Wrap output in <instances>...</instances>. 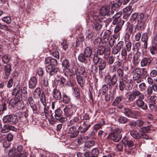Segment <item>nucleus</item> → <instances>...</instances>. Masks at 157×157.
<instances>
[{
    "mask_svg": "<svg viewBox=\"0 0 157 157\" xmlns=\"http://www.w3.org/2000/svg\"><path fill=\"white\" fill-rule=\"evenodd\" d=\"M148 17L149 16L147 14L143 13H135L133 14L131 17L132 19L133 20L136 19L137 21L136 29L138 30L144 29Z\"/></svg>",
    "mask_w": 157,
    "mask_h": 157,
    "instance_id": "obj_1",
    "label": "nucleus"
},
{
    "mask_svg": "<svg viewBox=\"0 0 157 157\" xmlns=\"http://www.w3.org/2000/svg\"><path fill=\"white\" fill-rule=\"evenodd\" d=\"M124 22V21L121 18L113 19L112 23L113 25H117L114 30V34L113 36L115 39H117L119 35L118 32L121 30L122 25Z\"/></svg>",
    "mask_w": 157,
    "mask_h": 157,
    "instance_id": "obj_2",
    "label": "nucleus"
},
{
    "mask_svg": "<svg viewBox=\"0 0 157 157\" xmlns=\"http://www.w3.org/2000/svg\"><path fill=\"white\" fill-rule=\"evenodd\" d=\"M142 69L137 68L134 69L131 72L133 81L137 84L140 83L142 81L141 77Z\"/></svg>",
    "mask_w": 157,
    "mask_h": 157,
    "instance_id": "obj_3",
    "label": "nucleus"
},
{
    "mask_svg": "<svg viewBox=\"0 0 157 157\" xmlns=\"http://www.w3.org/2000/svg\"><path fill=\"white\" fill-rule=\"evenodd\" d=\"M56 82L57 86H58L59 87H62V85L70 86L72 85L71 79L67 77L65 78L62 77L59 79L56 80Z\"/></svg>",
    "mask_w": 157,
    "mask_h": 157,
    "instance_id": "obj_4",
    "label": "nucleus"
},
{
    "mask_svg": "<svg viewBox=\"0 0 157 157\" xmlns=\"http://www.w3.org/2000/svg\"><path fill=\"white\" fill-rule=\"evenodd\" d=\"M100 13L103 16H113L114 14V12L110 10V6L108 5H105L102 6L100 10Z\"/></svg>",
    "mask_w": 157,
    "mask_h": 157,
    "instance_id": "obj_5",
    "label": "nucleus"
},
{
    "mask_svg": "<svg viewBox=\"0 0 157 157\" xmlns=\"http://www.w3.org/2000/svg\"><path fill=\"white\" fill-rule=\"evenodd\" d=\"M3 121L5 123H9L12 124H15L17 122V116L13 114L6 115L3 117Z\"/></svg>",
    "mask_w": 157,
    "mask_h": 157,
    "instance_id": "obj_6",
    "label": "nucleus"
},
{
    "mask_svg": "<svg viewBox=\"0 0 157 157\" xmlns=\"http://www.w3.org/2000/svg\"><path fill=\"white\" fill-rule=\"evenodd\" d=\"M144 98V95L142 94L136 100L135 103L136 106L142 109L145 110L147 109V106L146 103H145L143 99Z\"/></svg>",
    "mask_w": 157,
    "mask_h": 157,
    "instance_id": "obj_7",
    "label": "nucleus"
},
{
    "mask_svg": "<svg viewBox=\"0 0 157 157\" xmlns=\"http://www.w3.org/2000/svg\"><path fill=\"white\" fill-rule=\"evenodd\" d=\"M92 16L93 20L94 21V22L95 29L97 31H99L103 25L102 21L100 20L96 14H94Z\"/></svg>",
    "mask_w": 157,
    "mask_h": 157,
    "instance_id": "obj_8",
    "label": "nucleus"
},
{
    "mask_svg": "<svg viewBox=\"0 0 157 157\" xmlns=\"http://www.w3.org/2000/svg\"><path fill=\"white\" fill-rule=\"evenodd\" d=\"M64 111L67 115V118L69 119H70L72 115L75 113V110L74 107L72 105H67L64 109Z\"/></svg>",
    "mask_w": 157,
    "mask_h": 157,
    "instance_id": "obj_9",
    "label": "nucleus"
},
{
    "mask_svg": "<svg viewBox=\"0 0 157 157\" xmlns=\"http://www.w3.org/2000/svg\"><path fill=\"white\" fill-rule=\"evenodd\" d=\"M117 77L116 74L113 75L112 77L109 75L106 76L105 81L109 85H114L117 83Z\"/></svg>",
    "mask_w": 157,
    "mask_h": 157,
    "instance_id": "obj_10",
    "label": "nucleus"
},
{
    "mask_svg": "<svg viewBox=\"0 0 157 157\" xmlns=\"http://www.w3.org/2000/svg\"><path fill=\"white\" fill-rule=\"evenodd\" d=\"M46 70V71L49 73V75L52 76L57 74L59 72L58 68L55 67L51 65H45Z\"/></svg>",
    "mask_w": 157,
    "mask_h": 157,
    "instance_id": "obj_11",
    "label": "nucleus"
},
{
    "mask_svg": "<svg viewBox=\"0 0 157 157\" xmlns=\"http://www.w3.org/2000/svg\"><path fill=\"white\" fill-rule=\"evenodd\" d=\"M62 111L60 109H57L55 111V117L56 120L62 122L67 120V119L62 117Z\"/></svg>",
    "mask_w": 157,
    "mask_h": 157,
    "instance_id": "obj_12",
    "label": "nucleus"
},
{
    "mask_svg": "<svg viewBox=\"0 0 157 157\" xmlns=\"http://www.w3.org/2000/svg\"><path fill=\"white\" fill-rule=\"evenodd\" d=\"M142 94L139 90H136L133 91L129 95L128 97V100L130 102L133 101L136 98L139 97Z\"/></svg>",
    "mask_w": 157,
    "mask_h": 157,
    "instance_id": "obj_13",
    "label": "nucleus"
},
{
    "mask_svg": "<svg viewBox=\"0 0 157 157\" xmlns=\"http://www.w3.org/2000/svg\"><path fill=\"white\" fill-rule=\"evenodd\" d=\"M121 5L120 0H113L110 2L109 5L111 7V11L117 10Z\"/></svg>",
    "mask_w": 157,
    "mask_h": 157,
    "instance_id": "obj_14",
    "label": "nucleus"
},
{
    "mask_svg": "<svg viewBox=\"0 0 157 157\" xmlns=\"http://www.w3.org/2000/svg\"><path fill=\"white\" fill-rule=\"evenodd\" d=\"M98 64L99 74L100 76H102L103 75L102 71L105 67L106 66V62L103 59H100L99 62Z\"/></svg>",
    "mask_w": 157,
    "mask_h": 157,
    "instance_id": "obj_15",
    "label": "nucleus"
},
{
    "mask_svg": "<svg viewBox=\"0 0 157 157\" xmlns=\"http://www.w3.org/2000/svg\"><path fill=\"white\" fill-rule=\"evenodd\" d=\"M133 9L131 6H128L124 8L123 10V17L124 19H126L131 14Z\"/></svg>",
    "mask_w": 157,
    "mask_h": 157,
    "instance_id": "obj_16",
    "label": "nucleus"
},
{
    "mask_svg": "<svg viewBox=\"0 0 157 157\" xmlns=\"http://www.w3.org/2000/svg\"><path fill=\"white\" fill-rule=\"evenodd\" d=\"M45 65H51L55 67L57 64V60L48 57L45 59Z\"/></svg>",
    "mask_w": 157,
    "mask_h": 157,
    "instance_id": "obj_17",
    "label": "nucleus"
},
{
    "mask_svg": "<svg viewBox=\"0 0 157 157\" xmlns=\"http://www.w3.org/2000/svg\"><path fill=\"white\" fill-rule=\"evenodd\" d=\"M68 133L70 134V137L71 138L75 137L78 134V132L76 130V128L75 126H71L68 131Z\"/></svg>",
    "mask_w": 157,
    "mask_h": 157,
    "instance_id": "obj_18",
    "label": "nucleus"
},
{
    "mask_svg": "<svg viewBox=\"0 0 157 157\" xmlns=\"http://www.w3.org/2000/svg\"><path fill=\"white\" fill-rule=\"evenodd\" d=\"M4 78H7L10 75L11 69V66L10 64H7L4 66Z\"/></svg>",
    "mask_w": 157,
    "mask_h": 157,
    "instance_id": "obj_19",
    "label": "nucleus"
},
{
    "mask_svg": "<svg viewBox=\"0 0 157 157\" xmlns=\"http://www.w3.org/2000/svg\"><path fill=\"white\" fill-rule=\"evenodd\" d=\"M17 153L19 154L21 157H27L28 155L27 151L24 150L23 147L22 146H19L17 148Z\"/></svg>",
    "mask_w": 157,
    "mask_h": 157,
    "instance_id": "obj_20",
    "label": "nucleus"
},
{
    "mask_svg": "<svg viewBox=\"0 0 157 157\" xmlns=\"http://www.w3.org/2000/svg\"><path fill=\"white\" fill-rule=\"evenodd\" d=\"M37 80L35 76L31 77L30 79L29 82V87L31 89L35 88L36 86Z\"/></svg>",
    "mask_w": 157,
    "mask_h": 157,
    "instance_id": "obj_21",
    "label": "nucleus"
},
{
    "mask_svg": "<svg viewBox=\"0 0 157 157\" xmlns=\"http://www.w3.org/2000/svg\"><path fill=\"white\" fill-rule=\"evenodd\" d=\"M151 62V59L149 58H144L141 60L140 64L142 67L149 66Z\"/></svg>",
    "mask_w": 157,
    "mask_h": 157,
    "instance_id": "obj_22",
    "label": "nucleus"
},
{
    "mask_svg": "<svg viewBox=\"0 0 157 157\" xmlns=\"http://www.w3.org/2000/svg\"><path fill=\"white\" fill-rule=\"evenodd\" d=\"M121 142L123 143L124 147H131L134 145V142L133 141L128 140L126 138H124L122 140Z\"/></svg>",
    "mask_w": 157,
    "mask_h": 157,
    "instance_id": "obj_23",
    "label": "nucleus"
},
{
    "mask_svg": "<svg viewBox=\"0 0 157 157\" xmlns=\"http://www.w3.org/2000/svg\"><path fill=\"white\" fill-rule=\"evenodd\" d=\"M109 136L112 140L114 142H117L119 141L121 139L122 135L121 134H111Z\"/></svg>",
    "mask_w": 157,
    "mask_h": 157,
    "instance_id": "obj_24",
    "label": "nucleus"
},
{
    "mask_svg": "<svg viewBox=\"0 0 157 157\" xmlns=\"http://www.w3.org/2000/svg\"><path fill=\"white\" fill-rule=\"evenodd\" d=\"M53 98L56 100H59L61 98V95L59 90L55 89L53 90L52 93Z\"/></svg>",
    "mask_w": 157,
    "mask_h": 157,
    "instance_id": "obj_25",
    "label": "nucleus"
},
{
    "mask_svg": "<svg viewBox=\"0 0 157 157\" xmlns=\"http://www.w3.org/2000/svg\"><path fill=\"white\" fill-rule=\"evenodd\" d=\"M147 93L148 95H151L153 92V91L154 92L157 91V86L155 84H154L152 86H149L147 89Z\"/></svg>",
    "mask_w": 157,
    "mask_h": 157,
    "instance_id": "obj_26",
    "label": "nucleus"
},
{
    "mask_svg": "<svg viewBox=\"0 0 157 157\" xmlns=\"http://www.w3.org/2000/svg\"><path fill=\"white\" fill-rule=\"evenodd\" d=\"M92 52V48L89 47H86L84 49L83 54L86 57L88 58L91 57Z\"/></svg>",
    "mask_w": 157,
    "mask_h": 157,
    "instance_id": "obj_27",
    "label": "nucleus"
},
{
    "mask_svg": "<svg viewBox=\"0 0 157 157\" xmlns=\"http://www.w3.org/2000/svg\"><path fill=\"white\" fill-rule=\"evenodd\" d=\"M148 40L147 34L145 33H143L142 36L141 40L142 42H144V48H146L147 47Z\"/></svg>",
    "mask_w": 157,
    "mask_h": 157,
    "instance_id": "obj_28",
    "label": "nucleus"
},
{
    "mask_svg": "<svg viewBox=\"0 0 157 157\" xmlns=\"http://www.w3.org/2000/svg\"><path fill=\"white\" fill-rule=\"evenodd\" d=\"M105 124L104 120L103 119H101L98 123L94 126V130H97L101 128L102 126Z\"/></svg>",
    "mask_w": 157,
    "mask_h": 157,
    "instance_id": "obj_29",
    "label": "nucleus"
},
{
    "mask_svg": "<svg viewBox=\"0 0 157 157\" xmlns=\"http://www.w3.org/2000/svg\"><path fill=\"white\" fill-rule=\"evenodd\" d=\"M122 112L127 117H133V114L132 111L128 108H124L122 110Z\"/></svg>",
    "mask_w": 157,
    "mask_h": 157,
    "instance_id": "obj_30",
    "label": "nucleus"
},
{
    "mask_svg": "<svg viewBox=\"0 0 157 157\" xmlns=\"http://www.w3.org/2000/svg\"><path fill=\"white\" fill-rule=\"evenodd\" d=\"M124 99V97L123 95L117 97L113 103V105L114 106L117 105Z\"/></svg>",
    "mask_w": 157,
    "mask_h": 157,
    "instance_id": "obj_31",
    "label": "nucleus"
},
{
    "mask_svg": "<svg viewBox=\"0 0 157 157\" xmlns=\"http://www.w3.org/2000/svg\"><path fill=\"white\" fill-rule=\"evenodd\" d=\"M41 94V90L40 87H37L35 90L33 96L35 98L37 99L39 98Z\"/></svg>",
    "mask_w": 157,
    "mask_h": 157,
    "instance_id": "obj_32",
    "label": "nucleus"
},
{
    "mask_svg": "<svg viewBox=\"0 0 157 157\" xmlns=\"http://www.w3.org/2000/svg\"><path fill=\"white\" fill-rule=\"evenodd\" d=\"M123 80L129 85L132 86L133 81L131 79L130 76L127 75H125L123 77Z\"/></svg>",
    "mask_w": 157,
    "mask_h": 157,
    "instance_id": "obj_33",
    "label": "nucleus"
},
{
    "mask_svg": "<svg viewBox=\"0 0 157 157\" xmlns=\"http://www.w3.org/2000/svg\"><path fill=\"white\" fill-rule=\"evenodd\" d=\"M130 133L131 135L133 138L137 139H140V133L137 131L134 130H132L130 131Z\"/></svg>",
    "mask_w": 157,
    "mask_h": 157,
    "instance_id": "obj_34",
    "label": "nucleus"
},
{
    "mask_svg": "<svg viewBox=\"0 0 157 157\" xmlns=\"http://www.w3.org/2000/svg\"><path fill=\"white\" fill-rule=\"evenodd\" d=\"M22 90L19 88H14L13 91V95L18 96L20 97H22Z\"/></svg>",
    "mask_w": 157,
    "mask_h": 157,
    "instance_id": "obj_35",
    "label": "nucleus"
},
{
    "mask_svg": "<svg viewBox=\"0 0 157 157\" xmlns=\"http://www.w3.org/2000/svg\"><path fill=\"white\" fill-rule=\"evenodd\" d=\"M88 139L87 136L79 135L78 138L77 142L78 144H82Z\"/></svg>",
    "mask_w": 157,
    "mask_h": 157,
    "instance_id": "obj_36",
    "label": "nucleus"
},
{
    "mask_svg": "<svg viewBox=\"0 0 157 157\" xmlns=\"http://www.w3.org/2000/svg\"><path fill=\"white\" fill-rule=\"evenodd\" d=\"M88 58L85 57V55L83 53H81L79 55L78 57V60L80 62L86 63L87 61Z\"/></svg>",
    "mask_w": 157,
    "mask_h": 157,
    "instance_id": "obj_37",
    "label": "nucleus"
},
{
    "mask_svg": "<svg viewBox=\"0 0 157 157\" xmlns=\"http://www.w3.org/2000/svg\"><path fill=\"white\" fill-rule=\"evenodd\" d=\"M136 88H138L139 87L138 90L140 91H143L146 88V85L145 83L144 82H142L140 83L139 85L136 84L135 85Z\"/></svg>",
    "mask_w": 157,
    "mask_h": 157,
    "instance_id": "obj_38",
    "label": "nucleus"
},
{
    "mask_svg": "<svg viewBox=\"0 0 157 157\" xmlns=\"http://www.w3.org/2000/svg\"><path fill=\"white\" fill-rule=\"evenodd\" d=\"M94 34V33L90 29H89L86 31V37H87L88 39H92L93 37Z\"/></svg>",
    "mask_w": 157,
    "mask_h": 157,
    "instance_id": "obj_39",
    "label": "nucleus"
},
{
    "mask_svg": "<svg viewBox=\"0 0 157 157\" xmlns=\"http://www.w3.org/2000/svg\"><path fill=\"white\" fill-rule=\"evenodd\" d=\"M76 79L78 83L81 86H82L85 82V81L83 78L79 75H76Z\"/></svg>",
    "mask_w": 157,
    "mask_h": 157,
    "instance_id": "obj_40",
    "label": "nucleus"
},
{
    "mask_svg": "<svg viewBox=\"0 0 157 157\" xmlns=\"http://www.w3.org/2000/svg\"><path fill=\"white\" fill-rule=\"evenodd\" d=\"M7 105L6 103H2L0 104V114L3 113L4 111L7 109Z\"/></svg>",
    "mask_w": 157,
    "mask_h": 157,
    "instance_id": "obj_41",
    "label": "nucleus"
},
{
    "mask_svg": "<svg viewBox=\"0 0 157 157\" xmlns=\"http://www.w3.org/2000/svg\"><path fill=\"white\" fill-rule=\"evenodd\" d=\"M119 122L122 124H125L128 121V119L125 117L121 116L118 119Z\"/></svg>",
    "mask_w": 157,
    "mask_h": 157,
    "instance_id": "obj_42",
    "label": "nucleus"
},
{
    "mask_svg": "<svg viewBox=\"0 0 157 157\" xmlns=\"http://www.w3.org/2000/svg\"><path fill=\"white\" fill-rule=\"evenodd\" d=\"M111 33V32L110 30H106L104 33L103 35V37L104 40H106L107 41H108Z\"/></svg>",
    "mask_w": 157,
    "mask_h": 157,
    "instance_id": "obj_43",
    "label": "nucleus"
},
{
    "mask_svg": "<svg viewBox=\"0 0 157 157\" xmlns=\"http://www.w3.org/2000/svg\"><path fill=\"white\" fill-rule=\"evenodd\" d=\"M8 154L9 156H14L15 155L18 154L17 153V150L15 148H13L10 150Z\"/></svg>",
    "mask_w": 157,
    "mask_h": 157,
    "instance_id": "obj_44",
    "label": "nucleus"
},
{
    "mask_svg": "<svg viewBox=\"0 0 157 157\" xmlns=\"http://www.w3.org/2000/svg\"><path fill=\"white\" fill-rule=\"evenodd\" d=\"M63 102L65 104H68L71 101L70 97L66 94H63Z\"/></svg>",
    "mask_w": 157,
    "mask_h": 157,
    "instance_id": "obj_45",
    "label": "nucleus"
},
{
    "mask_svg": "<svg viewBox=\"0 0 157 157\" xmlns=\"http://www.w3.org/2000/svg\"><path fill=\"white\" fill-rule=\"evenodd\" d=\"M95 144V142L93 141H89L86 142L84 145V147L87 148L94 146Z\"/></svg>",
    "mask_w": 157,
    "mask_h": 157,
    "instance_id": "obj_46",
    "label": "nucleus"
},
{
    "mask_svg": "<svg viewBox=\"0 0 157 157\" xmlns=\"http://www.w3.org/2000/svg\"><path fill=\"white\" fill-rule=\"evenodd\" d=\"M10 129V127L8 125L6 124L4 125L1 131L3 133H5L7 132Z\"/></svg>",
    "mask_w": 157,
    "mask_h": 157,
    "instance_id": "obj_47",
    "label": "nucleus"
},
{
    "mask_svg": "<svg viewBox=\"0 0 157 157\" xmlns=\"http://www.w3.org/2000/svg\"><path fill=\"white\" fill-rule=\"evenodd\" d=\"M44 111L45 117L46 118H48L49 116V109L48 106H44Z\"/></svg>",
    "mask_w": 157,
    "mask_h": 157,
    "instance_id": "obj_48",
    "label": "nucleus"
},
{
    "mask_svg": "<svg viewBox=\"0 0 157 157\" xmlns=\"http://www.w3.org/2000/svg\"><path fill=\"white\" fill-rule=\"evenodd\" d=\"M105 51V48L103 47H100L97 50V54L99 55H103Z\"/></svg>",
    "mask_w": 157,
    "mask_h": 157,
    "instance_id": "obj_49",
    "label": "nucleus"
},
{
    "mask_svg": "<svg viewBox=\"0 0 157 157\" xmlns=\"http://www.w3.org/2000/svg\"><path fill=\"white\" fill-rule=\"evenodd\" d=\"M108 86L106 85H104L100 91L102 94H105L108 91Z\"/></svg>",
    "mask_w": 157,
    "mask_h": 157,
    "instance_id": "obj_50",
    "label": "nucleus"
},
{
    "mask_svg": "<svg viewBox=\"0 0 157 157\" xmlns=\"http://www.w3.org/2000/svg\"><path fill=\"white\" fill-rule=\"evenodd\" d=\"M74 93L77 99H79L80 97V93L78 89L76 87L74 88Z\"/></svg>",
    "mask_w": 157,
    "mask_h": 157,
    "instance_id": "obj_51",
    "label": "nucleus"
},
{
    "mask_svg": "<svg viewBox=\"0 0 157 157\" xmlns=\"http://www.w3.org/2000/svg\"><path fill=\"white\" fill-rule=\"evenodd\" d=\"M42 84L44 86L48 87L47 88V90H48V83L47 78L46 77H44L43 80L42 82ZM47 92H48V90L47 91Z\"/></svg>",
    "mask_w": 157,
    "mask_h": 157,
    "instance_id": "obj_52",
    "label": "nucleus"
},
{
    "mask_svg": "<svg viewBox=\"0 0 157 157\" xmlns=\"http://www.w3.org/2000/svg\"><path fill=\"white\" fill-rule=\"evenodd\" d=\"M2 21L6 22L7 24L10 23L11 22V18L8 16L4 17L2 18Z\"/></svg>",
    "mask_w": 157,
    "mask_h": 157,
    "instance_id": "obj_53",
    "label": "nucleus"
},
{
    "mask_svg": "<svg viewBox=\"0 0 157 157\" xmlns=\"http://www.w3.org/2000/svg\"><path fill=\"white\" fill-rule=\"evenodd\" d=\"M88 129L89 126L86 127L80 126L78 128V129L79 131L82 133H84L86 132Z\"/></svg>",
    "mask_w": 157,
    "mask_h": 157,
    "instance_id": "obj_54",
    "label": "nucleus"
},
{
    "mask_svg": "<svg viewBox=\"0 0 157 157\" xmlns=\"http://www.w3.org/2000/svg\"><path fill=\"white\" fill-rule=\"evenodd\" d=\"M127 50L125 48H123L121 50V55L122 57L124 59H126L127 57Z\"/></svg>",
    "mask_w": 157,
    "mask_h": 157,
    "instance_id": "obj_55",
    "label": "nucleus"
},
{
    "mask_svg": "<svg viewBox=\"0 0 157 157\" xmlns=\"http://www.w3.org/2000/svg\"><path fill=\"white\" fill-rule=\"evenodd\" d=\"M90 70L93 74H96L98 71V67L95 65H92Z\"/></svg>",
    "mask_w": 157,
    "mask_h": 157,
    "instance_id": "obj_56",
    "label": "nucleus"
},
{
    "mask_svg": "<svg viewBox=\"0 0 157 157\" xmlns=\"http://www.w3.org/2000/svg\"><path fill=\"white\" fill-rule=\"evenodd\" d=\"M150 130V128L149 127H142L140 128V131L143 133L148 132Z\"/></svg>",
    "mask_w": 157,
    "mask_h": 157,
    "instance_id": "obj_57",
    "label": "nucleus"
},
{
    "mask_svg": "<svg viewBox=\"0 0 157 157\" xmlns=\"http://www.w3.org/2000/svg\"><path fill=\"white\" fill-rule=\"evenodd\" d=\"M99 153V151L98 148H95L92 150L91 153L94 157L97 156Z\"/></svg>",
    "mask_w": 157,
    "mask_h": 157,
    "instance_id": "obj_58",
    "label": "nucleus"
},
{
    "mask_svg": "<svg viewBox=\"0 0 157 157\" xmlns=\"http://www.w3.org/2000/svg\"><path fill=\"white\" fill-rule=\"evenodd\" d=\"M78 71L79 74L83 75L85 72V69L84 66L80 65L79 66Z\"/></svg>",
    "mask_w": 157,
    "mask_h": 157,
    "instance_id": "obj_59",
    "label": "nucleus"
},
{
    "mask_svg": "<svg viewBox=\"0 0 157 157\" xmlns=\"http://www.w3.org/2000/svg\"><path fill=\"white\" fill-rule=\"evenodd\" d=\"M62 64L65 68H68L70 66L69 61L67 59H65L63 61Z\"/></svg>",
    "mask_w": 157,
    "mask_h": 157,
    "instance_id": "obj_60",
    "label": "nucleus"
},
{
    "mask_svg": "<svg viewBox=\"0 0 157 157\" xmlns=\"http://www.w3.org/2000/svg\"><path fill=\"white\" fill-rule=\"evenodd\" d=\"M40 101L44 106H46V105L45 98L44 95L43 94V93L41 94V98H40Z\"/></svg>",
    "mask_w": 157,
    "mask_h": 157,
    "instance_id": "obj_61",
    "label": "nucleus"
},
{
    "mask_svg": "<svg viewBox=\"0 0 157 157\" xmlns=\"http://www.w3.org/2000/svg\"><path fill=\"white\" fill-rule=\"evenodd\" d=\"M117 73L119 78L122 77L123 75V70L121 68H119L117 70Z\"/></svg>",
    "mask_w": 157,
    "mask_h": 157,
    "instance_id": "obj_62",
    "label": "nucleus"
},
{
    "mask_svg": "<svg viewBox=\"0 0 157 157\" xmlns=\"http://www.w3.org/2000/svg\"><path fill=\"white\" fill-rule=\"evenodd\" d=\"M34 103H35V102L34 101L32 97H29L28 98V99L27 101V104L28 105H29L30 106Z\"/></svg>",
    "mask_w": 157,
    "mask_h": 157,
    "instance_id": "obj_63",
    "label": "nucleus"
},
{
    "mask_svg": "<svg viewBox=\"0 0 157 157\" xmlns=\"http://www.w3.org/2000/svg\"><path fill=\"white\" fill-rule=\"evenodd\" d=\"M34 103H35V102L34 101L32 97H29L28 98V99L27 101V104L28 105H29L30 106Z\"/></svg>",
    "mask_w": 157,
    "mask_h": 157,
    "instance_id": "obj_64",
    "label": "nucleus"
}]
</instances>
